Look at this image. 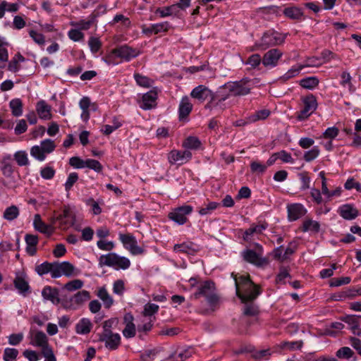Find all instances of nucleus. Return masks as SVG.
<instances>
[{
  "mask_svg": "<svg viewBox=\"0 0 361 361\" xmlns=\"http://www.w3.org/2000/svg\"><path fill=\"white\" fill-rule=\"evenodd\" d=\"M274 250L266 256H263L262 250H245L243 252V259L258 268H265L269 266L271 259L283 262L288 260L289 256L294 253V250Z\"/></svg>",
  "mask_w": 361,
  "mask_h": 361,
  "instance_id": "f257e3e1",
  "label": "nucleus"
},
{
  "mask_svg": "<svg viewBox=\"0 0 361 361\" xmlns=\"http://www.w3.org/2000/svg\"><path fill=\"white\" fill-rule=\"evenodd\" d=\"M231 276L235 281L236 295L243 303L252 302L261 293L260 287L252 281L249 275L238 277L232 273Z\"/></svg>",
  "mask_w": 361,
  "mask_h": 361,
  "instance_id": "f03ea898",
  "label": "nucleus"
},
{
  "mask_svg": "<svg viewBox=\"0 0 361 361\" xmlns=\"http://www.w3.org/2000/svg\"><path fill=\"white\" fill-rule=\"evenodd\" d=\"M215 283L212 281H205L199 286L197 291L192 295V298L195 300L200 297L206 298L207 302L214 311V307L218 304L219 298L215 293Z\"/></svg>",
  "mask_w": 361,
  "mask_h": 361,
  "instance_id": "7ed1b4c3",
  "label": "nucleus"
},
{
  "mask_svg": "<svg viewBox=\"0 0 361 361\" xmlns=\"http://www.w3.org/2000/svg\"><path fill=\"white\" fill-rule=\"evenodd\" d=\"M99 265L100 267L107 266L114 267L116 269H126L130 266V262L125 257L111 252L101 255L99 258Z\"/></svg>",
  "mask_w": 361,
  "mask_h": 361,
  "instance_id": "20e7f679",
  "label": "nucleus"
},
{
  "mask_svg": "<svg viewBox=\"0 0 361 361\" xmlns=\"http://www.w3.org/2000/svg\"><path fill=\"white\" fill-rule=\"evenodd\" d=\"M56 221H59V227L61 229H66L67 228L74 225H75L76 229L79 230L80 228V227L75 223V214L68 206L64 207L61 214L53 218V224Z\"/></svg>",
  "mask_w": 361,
  "mask_h": 361,
  "instance_id": "39448f33",
  "label": "nucleus"
},
{
  "mask_svg": "<svg viewBox=\"0 0 361 361\" xmlns=\"http://www.w3.org/2000/svg\"><path fill=\"white\" fill-rule=\"evenodd\" d=\"M190 96L192 98L197 99L200 102H203L208 98H209V102L205 105V109L212 110L214 109V94L213 92L209 90L207 87L200 85L195 87L191 93Z\"/></svg>",
  "mask_w": 361,
  "mask_h": 361,
  "instance_id": "423d86ee",
  "label": "nucleus"
},
{
  "mask_svg": "<svg viewBox=\"0 0 361 361\" xmlns=\"http://www.w3.org/2000/svg\"><path fill=\"white\" fill-rule=\"evenodd\" d=\"M267 228V224L264 223L261 224H252L250 227L245 231L243 234V238L245 241L253 243L255 248H262V245L257 243L254 242L256 238L262 233V231Z\"/></svg>",
  "mask_w": 361,
  "mask_h": 361,
  "instance_id": "0eeeda50",
  "label": "nucleus"
},
{
  "mask_svg": "<svg viewBox=\"0 0 361 361\" xmlns=\"http://www.w3.org/2000/svg\"><path fill=\"white\" fill-rule=\"evenodd\" d=\"M113 55L126 61H129L138 55V51L127 45L118 47L111 50V53L105 59V61L110 64Z\"/></svg>",
  "mask_w": 361,
  "mask_h": 361,
  "instance_id": "6e6552de",
  "label": "nucleus"
},
{
  "mask_svg": "<svg viewBox=\"0 0 361 361\" xmlns=\"http://www.w3.org/2000/svg\"><path fill=\"white\" fill-rule=\"evenodd\" d=\"M249 82L247 79L235 82H228L226 83V87L231 92V95L243 96L250 92L251 88L248 85Z\"/></svg>",
  "mask_w": 361,
  "mask_h": 361,
  "instance_id": "1a4fd4ad",
  "label": "nucleus"
},
{
  "mask_svg": "<svg viewBox=\"0 0 361 361\" xmlns=\"http://www.w3.org/2000/svg\"><path fill=\"white\" fill-rule=\"evenodd\" d=\"M303 108L299 112L297 118L302 121L308 118L317 109V102L316 97L313 94H309L302 98Z\"/></svg>",
  "mask_w": 361,
  "mask_h": 361,
  "instance_id": "9d476101",
  "label": "nucleus"
},
{
  "mask_svg": "<svg viewBox=\"0 0 361 361\" xmlns=\"http://www.w3.org/2000/svg\"><path fill=\"white\" fill-rule=\"evenodd\" d=\"M98 341L104 343L109 350H116L121 344V338L118 333L98 334Z\"/></svg>",
  "mask_w": 361,
  "mask_h": 361,
  "instance_id": "9b49d317",
  "label": "nucleus"
},
{
  "mask_svg": "<svg viewBox=\"0 0 361 361\" xmlns=\"http://www.w3.org/2000/svg\"><path fill=\"white\" fill-rule=\"evenodd\" d=\"M192 211V207L190 205H184L174 209L169 214L168 216L177 224L183 225L188 220L186 215L190 214Z\"/></svg>",
  "mask_w": 361,
  "mask_h": 361,
  "instance_id": "f8f14e48",
  "label": "nucleus"
},
{
  "mask_svg": "<svg viewBox=\"0 0 361 361\" xmlns=\"http://www.w3.org/2000/svg\"><path fill=\"white\" fill-rule=\"evenodd\" d=\"M284 39L285 37L281 34L275 32H269L263 35L259 42L262 46V49L265 50L269 47L282 44Z\"/></svg>",
  "mask_w": 361,
  "mask_h": 361,
  "instance_id": "ddd939ff",
  "label": "nucleus"
},
{
  "mask_svg": "<svg viewBox=\"0 0 361 361\" xmlns=\"http://www.w3.org/2000/svg\"><path fill=\"white\" fill-rule=\"evenodd\" d=\"M213 94L214 109L219 108L221 111L224 110L226 106L222 102L231 95V92L226 87V84L219 87L215 92H213Z\"/></svg>",
  "mask_w": 361,
  "mask_h": 361,
  "instance_id": "4468645a",
  "label": "nucleus"
},
{
  "mask_svg": "<svg viewBox=\"0 0 361 361\" xmlns=\"http://www.w3.org/2000/svg\"><path fill=\"white\" fill-rule=\"evenodd\" d=\"M123 324L125 328L123 329L122 333L126 338H131L136 335V328L134 324V317L130 312L126 313L123 318Z\"/></svg>",
  "mask_w": 361,
  "mask_h": 361,
  "instance_id": "2eb2a0df",
  "label": "nucleus"
},
{
  "mask_svg": "<svg viewBox=\"0 0 361 361\" xmlns=\"http://www.w3.org/2000/svg\"><path fill=\"white\" fill-rule=\"evenodd\" d=\"M282 55L283 53L279 49H271L264 54L262 63L265 67H275Z\"/></svg>",
  "mask_w": 361,
  "mask_h": 361,
  "instance_id": "dca6fc26",
  "label": "nucleus"
},
{
  "mask_svg": "<svg viewBox=\"0 0 361 361\" xmlns=\"http://www.w3.org/2000/svg\"><path fill=\"white\" fill-rule=\"evenodd\" d=\"M157 92L156 90H152L143 94L140 107L145 110L152 109L157 106Z\"/></svg>",
  "mask_w": 361,
  "mask_h": 361,
  "instance_id": "f3484780",
  "label": "nucleus"
},
{
  "mask_svg": "<svg viewBox=\"0 0 361 361\" xmlns=\"http://www.w3.org/2000/svg\"><path fill=\"white\" fill-rule=\"evenodd\" d=\"M42 295L44 300H49L54 305H58L61 302L59 291L56 288L45 286L42 291Z\"/></svg>",
  "mask_w": 361,
  "mask_h": 361,
  "instance_id": "a211bd4d",
  "label": "nucleus"
},
{
  "mask_svg": "<svg viewBox=\"0 0 361 361\" xmlns=\"http://www.w3.org/2000/svg\"><path fill=\"white\" fill-rule=\"evenodd\" d=\"M306 209L301 204H293L288 206V216L290 221H295L306 214Z\"/></svg>",
  "mask_w": 361,
  "mask_h": 361,
  "instance_id": "6ab92c4d",
  "label": "nucleus"
},
{
  "mask_svg": "<svg viewBox=\"0 0 361 361\" xmlns=\"http://www.w3.org/2000/svg\"><path fill=\"white\" fill-rule=\"evenodd\" d=\"M339 214L345 220H353L359 215L358 210L353 205L346 204L342 205L338 209Z\"/></svg>",
  "mask_w": 361,
  "mask_h": 361,
  "instance_id": "aec40b11",
  "label": "nucleus"
},
{
  "mask_svg": "<svg viewBox=\"0 0 361 361\" xmlns=\"http://www.w3.org/2000/svg\"><path fill=\"white\" fill-rule=\"evenodd\" d=\"M33 225L35 230L47 235H50L54 232L53 226L43 222L38 214L35 215Z\"/></svg>",
  "mask_w": 361,
  "mask_h": 361,
  "instance_id": "412c9836",
  "label": "nucleus"
},
{
  "mask_svg": "<svg viewBox=\"0 0 361 361\" xmlns=\"http://www.w3.org/2000/svg\"><path fill=\"white\" fill-rule=\"evenodd\" d=\"M192 109V105L187 96L182 98L179 105V120L183 121L188 117Z\"/></svg>",
  "mask_w": 361,
  "mask_h": 361,
  "instance_id": "4be33fe9",
  "label": "nucleus"
},
{
  "mask_svg": "<svg viewBox=\"0 0 361 361\" xmlns=\"http://www.w3.org/2000/svg\"><path fill=\"white\" fill-rule=\"evenodd\" d=\"M191 157L192 154L188 150H185L183 152L179 150H172L169 154L168 159L171 164H173L178 161H180L184 159L189 160Z\"/></svg>",
  "mask_w": 361,
  "mask_h": 361,
  "instance_id": "5701e85b",
  "label": "nucleus"
},
{
  "mask_svg": "<svg viewBox=\"0 0 361 361\" xmlns=\"http://www.w3.org/2000/svg\"><path fill=\"white\" fill-rule=\"evenodd\" d=\"M36 111L41 119L49 120L51 118V106L44 100L37 102Z\"/></svg>",
  "mask_w": 361,
  "mask_h": 361,
  "instance_id": "b1692460",
  "label": "nucleus"
},
{
  "mask_svg": "<svg viewBox=\"0 0 361 361\" xmlns=\"http://www.w3.org/2000/svg\"><path fill=\"white\" fill-rule=\"evenodd\" d=\"M284 16L291 20H300L303 16L302 10L296 6H290L283 10Z\"/></svg>",
  "mask_w": 361,
  "mask_h": 361,
  "instance_id": "393cba45",
  "label": "nucleus"
},
{
  "mask_svg": "<svg viewBox=\"0 0 361 361\" xmlns=\"http://www.w3.org/2000/svg\"><path fill=\"white\" fill-rule=\"evenodd\" d=\"M97 295L102 300L105 308L109 309L113 305L114 300L105 287L100 288L97 293Z\"/></svg>",
  "mask_w": 361,
  "mask_h": 361,
  "instance_id": "a878e982",
  "label": "nucleus"
},
{
  "mask_svg": "<svg viewBox=\"0 0 361 361\" xmlns=\"http://www.w3.org/2000/svg\"><path fill=\"white\" fill-rule=\"evenodd\" d=\"M92 329V323L90 319L82 318L75 326V331L79 334H89Z\"/></svg>",
  "mask_w": 361,
  "mask_h": 361,
  "instance_id": "bb28decb",
  "label": "nucleus"
},
{
  "mask_svg": "<svg viewBox=\"0 0 361 361\" xmlns=\"http://www.w3.org/2000/svg\"><path fill=\"white\" fill-rule=\"evenodd\" d=\"M156 14H159L160 17L164 18L169 16H178L179 10H178L177 5H171L170 6L164 7L162 8H158L156 11Z\"/></svg>",
  "mask_w": 361,
  "mask_h": 361,
  "instance_id": "cd10ccee",
  "label": "nucleus"
},
{
  "mask_svg": "<svg viewBox=\"0 0 361 361\" xmlns=\"http://www.w3.org/2000/svg\"><path fill=\"white\" fill-rule=\"evenodd\" d=\"M119 238L121 240L125 248H139L137 246V241L132 234L121 233L119 234Z\"/></svg>",
  "mask_w": 361,
  "mask_h": 361,
  "instance_id": "c85d7f7f",
  "label": "nucleus"
},
{
  "mask_svg": "<svg viewBox=\"0 0 361 361\" xmlns=\"http://www.w3.org/2000/svg\"><path fill=\"white\" fill-rule=\"evenodd\" d=\"M11 157L7 156L1 161V170L3 175L6 177H11L13 173V165L11 163Z\"/></svg>",
  "mask_w": 361,
  "mask_h": 361,
  "instance_id": "c756f323",
  "label": "nucleus"
},
{
  "mask_svg": "<svg viewBox=\"0 0 361 361\" xmlns=\"http://www.w3.org/2000/svg\"><path fill=\"white\" fill-rule=\"evenodd\" d=\"M12 115L18 117L23 114V102L20 99L16 98L12 99L9 103Z\"/></svg>",
  "mask_w": 361,
  "mask_h": 361,
  "instance_id": "7c9ffc66",
  "label": "nucleus"
},
{
  "mask_svg": "<svg viewBox=\"0 0 361 361\" xmlns=\"http://www.w3.org/2000/svg\"><path fill=\"white\" fill-rule=\"evenodd\" d=\"M90 298L89 291L82 290L75 293L71 298V301L76 305H81Z\"/></svg>",
  "mask_w": 361,
  "mask_h": 361,
  "instance_id": "2f4dec72",
  "label": "nucleus"
},
{
  "mask_svg": "<svg viewBox=\"0 0 361 361\" xmlns=\"http://www.w3.org/2000/svg\"><path fill=\"white\" fill-rule=\"evenodd\" d=\"M201 142L195 136L188 137L183 142V147L190 149H197L200 147Z\"/></svg>",
  "mask_w": 361,
  "mask_h": 361,
  "instance_id": "473e14b6",
  "label": "nucleus"
},
{
  "mask_svg": "<svg viewBox=\"0 0 361 361\" xmlns=\"http://www.w3.org/2000/svg\"><path fill=\"white\" fill-rule=\"evenodd\" d=\"M14 286L20 293H25L30 290V286L25 279L16 276L13 281Z\"/></svg>",
  "mask_w": 361,
  "mask_h": 361,
  "instance_id": "72a5a7b5",
  "label": "nucleus"
},
{
  "mask_svg": "<svg viewBox=\"0 0 361 361\" xmlns=\"http://www.w3.org/2000/svg\"><path fill=\"white\" fill-rule=\"evenodd\" d=\"M119 320L117 317H112L106 320L102 324L103 331L101 334H110L114 333L112 329L118 326Z\"/></svg>",
  "mask_w": 361,
  "mask_h": 361,
  "instance_id": "f704fd0d",
  "label": "nucleus"
},
{
  "mask_svg": "<svg viewBox=\"0 0 361 361\" xmlns=\"http://www.w3.org/2000/svg\"><path fill=\"white\" fill-rule=\"evenodd\" d=\"M19 213L18 207L16 205H11L5 209L3 216L8 221H13L18 216Z\"/></svg>",
  "mask_w": 361,
  "mask_h": 361,
  "instance_id": "c9c22d12",
  "label": "nucleus"
},
{
  "mask_svg": "<svg viewBox=\"0 0 361 361\" xmlns=\"http://www.w3.org/2000/svg\"><path fill=\"white\" fill-rule=\"evenodd\" d=\"M300 85L305 89L312 90L319 85V79L314 76L307 77L302 79Z\"/></svg>",
  "mask_w": 361,
  "mask_h": 361,
  "instance_id": "e433bc0d",
  "label": "nucleus"
},
{
  "mask_svg": "<svg viewBox=\"0 0 361 361\" xmlns=\"http://www.w3.org/2000/svg\"><path fill=\"white\" fill-rule=\"evenodd\" d=\"M270 111L268 109L257 111L248 118L249 122H255L259 120H264L270 115Z\"/></svg>",
  "mask_w": 361,
  "mask_h": 361,
  "instance_id": "4c0bfd02",
  "label": "nucleus"
},
{
  "mask_svg": "<svg viewBox=\"0 0 361 361\" xmlns=\"http://www.w3.org/2000/svg\"><path fill=\"white\" fill-rule=\"evenodd\" d=\"M134 78L137 85L143 87H150L153 83L152 80L139 73H135Z\"/></svg>",
  "mask_w": 361,
  "mask_h": 361,
  "instance_id": "58836bf2",
  "label": "nucleus"
},
{
  "mask_svg": "<svg viewBox=\"0 0 361 361\" xmlns=\"http://www.w3.org/2000/svg\"><path fill=\"white\" fill-rule=\"evenodd\" d=\"M354 354V352L349 347H342L339 348L336 353L337 357L346 360H349L350 358L353 357Z\"/></svg>",
  "mask_w": 361,
  "mask_h": 361,
  "instance_id": "ea45409f",
  "label": "nucleus"
},
{
  "mask_svg": "<svg viewBox=\"0 0 361 361\" xmlns=\"http://www.w3.org/2000/svg\"><path fill=\"white\" fill-rule=\"evenodd\" d=\"M303 345L302 341H283L280 344V347L282 349H288L290 350L300 349Z\"/></svg>",
  "mask_w": 361,
  "mask_h": 361,
  "instance_id": "a19ab883",
  "label": "nucleus"
},
{
  "mask_svg": "<svg viewBox=\"0 0 361 361\" xmlns=\"http://www.w3.org/2000/svg\"><path fill=\"white\" fill-rule=\"evenodd\" d=\"M302 228L303 231H311L314 232H318L320 228V225L317 221L309 219L303 222Z\"/></svg>",
  "mask_w": 361,
  "mask_h": 361,
  "instance_id": "79ce46f5",
  "label": "nucleus"
},
{
  "mask_svg": "<svg viewBox=\"0 0 361 361\" xmlns=\"http://www.w3.org/2000/svg\"><path fill=\"white\" fill-rule=\"evenodd\" d=\"M34 342L37 346L42 347L48 343L47 336L43 331H39L34 336Z\"/></svg>",
  "mask_w": 361,
  "mask_h": 361,
  "instance_id": "37998d69",
  "label": "nucleus"
},
{
  "mask_svg": "<svg viewBox=\"0 0 361 361\" xmlns=\"http://www.w3.org/2000/svg\"><path fill=\"white\" fill-rule=\"evenodd\" d=\"M18 355L16 348H6L4 349L3 359L4 361H14Z\"/></svg>",
  "mask_w": 361,
  "mask_h": 361,
  "instance_id": "c03bdc74",
  "label": "nucleus"
},
{
  "mask_svg": "<svg viewBox=\"0 0 361 361\" xmlns=\"http://www.w3.org/2000/svg\"><path fill=\"white\" fill-rule=\"evenodd\" d=\"M14 159L16 161L18 165L20 166H27L29 164L27 154L24 151L16 152L14 154Z\"/></svg>",
  "mask_w": 361,
  "mask_h": 361,
  "instance_id": "a18cd8bd",
  "label": "nucleus"
},
{
  "mask_svg": "<svg viewBox=\"0 0 361 361\" xmlns=\"http://www.w3.org/2000/svg\"><path fill=\"white\" fill-rule=\"evenodd\" d=\"M245 305L243 309V314L246 316H256L259 313L257 306L254 305L252 302L245 303Z\"/></svg>",
  "mask_w": 361,
  "mask_h": 361,
  "instance_id": "49530a36",
  "label": "nucleus"
},
{
  "mask_svg": "<svg viewBox=\"0 0 361 361\" xmlns=\"http://www.w3.org/2000/svg\"><path fill=\"white\" fill-rule=\"evenodd\" d=\"M60 268L62 275L68 277H71L73 275L74 267L68 262H63L60 263Z\"/></svg>",
  "mask_w": 361,
  "mask_h": 361,
  "instance_id": "de8ad7c7",
  "label": "nucleus"
},
{
  "mask_svg": "<svg viewBox=\"0 0 361 361\" xmlns=\"http://www.w3.org/2000/svg\"><path fill=\"white\" fill-rule=\"evenodd\" d=\"M51 267H52V263H50L48 262H44L42 263L41 264L37 265L35 267V271L39 275L42 276L47 273H51Z\"/></svg>",
  "mask_w": 361,
  "mask_h": 361,
  "instance_id": "09e8293b",
  "label": "nucleus"
},
{
  "mask_svg": "<svg viewBox=\"0 0 361 361\" xmlns=\"http://www.w3.org/2000/svg\"><path fill=\"white\" fill-rule=\"evenodd\" d=\"M351 281L350 277H341V278H332L329 281V285L331 287H338L342 285L348 284Z\"/></svg>",
  "mask_w": 361,
  "mask_h": 361,
  "instance_id": "8fccbe9b",
  "label": "nucleus"
},
{
  "mask_svg": "<svg viewBox=\"0 0 361 361\" xmlns=\"http://www.w3.org/2000/svg\"><path fill=\"white\" fill-rule=\"evenodd\" d=\"M85 167L92 169L98 173L101 172L103 169V166L99 161L92 159L85 160Z\"/></svg>",
  "mask_w": 361,
  "mask_h": 361,
  "instance_id": "3c124183",
  "label": "nucleus"
},
{
  "mask_svg": "<svg viewBox=\"0 0 361 361\" xmlns=\"http://www.w3.org/2000/svg\"><path fill=\"white\" fill-rule=\"evenodd\" d=\"M83 282L80 279H74L65 284L64 288L68 291H73L82 287Z\"/></svg>",
  "mask_w": 361,
  "mask_h": 361,
  "instance_id": "603ef678",
  "label": "nucleus"
},
{
  "mask_svg": "<svg viewBox=\"0 0 361 361\" xmlns=\"http://www.w3.org/2000/svg\"><path fill=\"white\" fill-rule=\"evenodd\" d=\"M30 154L39 161H43L45 159V152L39 146H33L30 149Z\"/></svg>",
  "mask_w": 361,
  "mask_h": 361,
  "instance_id": "864d4df0",
  "label": "nucleus"
},
{
  "mask_svg": "<svg viewBox=\"0 0 361 361\" xmlns=\"http://www.w3.org/2000/svg\"><path fill=\"white\" fill-rule=\"evenodd\" d=\"M88 45L92 53H97L102 47V42L97 37H91L88 41Z\"/></svg>",
  "mask_w": 361,
  "mask_h": 361,
  "instance_id": "5fc2aeb1",
  "label": "nucleus"
},
{
  "mask_svg": "<svg viewBox=\"0 0 361 361\" xmlns=\"http://www.w3.org/2000/svg\"><path fill=\"white\" fill-rule=\"evenodd\" d=\"M342 80L341 81V85L342 86H345L346 85L349 87V90L350 92H353L355 90L353 85L351 82V76L350 73L347 71H343L341 74Z\"/></svg>",
  "mask_w": 361,
  "mask_h": 361,
  "instance_id": "6e6d98bb",
  "label": "nucleus"
},
{
  "mask_svg": "<svg viewBox=\"0 0 361 361\" xmlns=\"http://www.w3.org/2000/svg\"><path fill=\"white\" fill-rule=\"evenodd\" d=\"M159 310V305L154 303H147L144 307L143 315L152 316L157 313Z\"/></svg>",
  "mask_w": 361,
  "mask_h": 361,
  "instance_id": "4d7b16f0",
  "label": "nucleus"
},
{
  "mask_svg": "<svg viewBox=\"0 0 361 361\" xmlns=\"http://www.w3.org/2000/svg\"><path fill=\"white\" fill-rule=\"evenodd\" d=\"M319 149L318 147H314L312 149L307 151L304 154V159L310 162L316 159L319 154Z\"/></svg>",
  "mask_w": 361,
  "mask_h": 361,
  "instance_id": "13d9d810",
  "label": "nucleus"
},
{
  "mask_svg": "<svg viewBox=\"0 0 361 361\" xmlns=\"http://www.w3.org/2000/svg\"><path fill=\"white\" fill-rule=\"evenodd\" d=\"M360 317L355 315H348L344 317L343 321L351 326V328L355 330L358 329L359 319Z\"/></svg>",
  "mask_w": 361,
  "mask_h": 361,
  "instance_id": "bf43d9fd",
  "label": "nucleus"
},
{
  "mask_svg": "<svg viewBox=\"0 0 361 361\" xmlns=\"http://www.w3.org/2000/svg\"><path fill=\"white\" fill-rule=\"evenodd\" d=\"M42 149L45 153H51L56 147L54 142L50 139H47L41 142Z\"/></svg>",
  "mask_w": 361,
  "mask_h": 361,
  "instance_id": "052dcab7",
  "label": "nucleus"
},
{
  "mask_svg": "<svg viewBox=\"0 0 361 361\" xmlns=\"http://www.w3.org/2000/svg\"><path fill=\"white\" fill-rule=\"evenodd\" d=\"M193 353L192 348H188L184 350L178 352L175 357L176 361H184L186 359L190 357Z\"/></svg>",
  "mask_w": 361,
  "mask_h": 361,
  "instance_id": "680f3d73",
  "label": "nucleus"
},
{
  "mask_svg": "<svg viewBox=\"0 0 361 361\" xmlns=\"http://www.w3.org/2000/svg\"><path fill=\"white\" fill-rule=\"evenodd\" d=\"M288 277H290L288 268L281 267L279 269V272L276 278V283H284V279Z\"/></svg>",
  "mask_w": 361,
  "mask_h": 361,
  "instance_id": "e2e57ef3",
  "label": "nucleus"
},
{
  "mask_svg": "<svg viewBox=\"0 0 361 361\" xmlns=\"http://www.w3.org/2000/svg\"><path fill=\"white\" fill-rule=\"evenodd\" d=\"M69 164L75 169H82L85 167V161L79 157H73L69 159Z\"/></svg>",
  "mask_w": 361,
  "mask_h": 361,
  "instance_id": "0e129e2a",
  "label": "nucleus"
},
{
  "mask_svg": "<svg viewBox=\"0 0 361 361\" xmlns=\"http://www.w3.org/2000/svg\"><path fill=\"white\" fill-rule=\"evenodd\" d=\"M125 290V284L123 280H116L113 285V291L114 293L122 295Z\"/></svg>",
  "mask_w": 361,
  "mask_h": 361,
  "instance_id": "69168bd1",
  "label": "nucleus"
},
{
  "mask_svg": "<svg viewBox=\"0 0 361 361\" xmlns=\"http://www.w3.org/2000/svg\"><path fill=\"white\" fill-rule=\"evenodd\" d=\"M267 167V165L262 164L257 161H252L250 164V169L252 173H263L266 171Z\"/></svg>",
  "mask_w": 361,
  "mask_h": 361,
  "instance_id": "338daca9",
  "label": "nucleus"
},
{
  "mask_svg": "<svg viewBox=\"0 0 361 361\" xmlns=\"http://www.w3.org/2000/svg\"><path fill=\"white\" fill-rule=\"evenodd\" d=\"M41 176L44 179H51L55 175V170L51 166H46L40 171Z\"/></svg>",
  "mask_w": 361,
  "mask_h": 361,
  "instance_id": "774afa93",
  "label": "nucleus"
}]
</instances>
